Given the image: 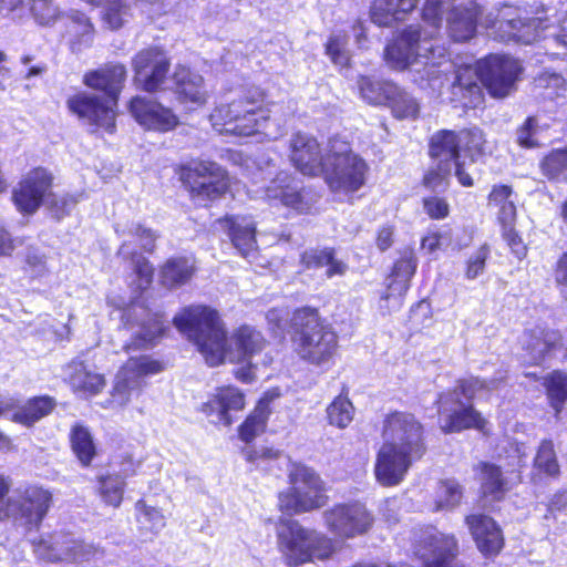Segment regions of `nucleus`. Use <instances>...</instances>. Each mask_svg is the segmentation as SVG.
Here are the masks:
<instances>
[{"label":"nucleus","instance_id":"1","mask_svg":"<svg viewBox=\"0 0 567 567\" xmlns=\"http://www.w3.org/2000/svg\"><path fill=\"white\" fill-rule=\"evenodd\" d=\"M444 14L443 0H424L420 18L424 24H409L400 30L384 48L386 64L396 71H405L413 64L422 62L429 68L431 78L439 76L436 70L449 62L444 45L433 42L440 35Z\"/></svg>","mask_w":567,"mask_h":567},{"label":"nucleus","instance_id":"2","mask_svg":"<svg viewBox=\"0 0 567 567\" xmlns=\"http://www.w3.org/2000/svg\"><path fill=\"white\" fill-rule=\"evenodd\" d=\"M381 435L384 443L377 454L375 477L383 486H395L425 455V429L413 413L394 410L384 415Z\"/></svg>","mask_w":567,"mask_h":567},{"label":"nucleus","instance_id":"3","mask_svg":"<svg viewBox=\"0 0 567 567\" xmlns=\"http://www.w3.org/2000/svg\"><path fill=\"white\" fill-rule=\"evenodd\" d=\"M126 79L127 69L120 61H107L86 71L82 76V83L90 90L102 93L104 99L79 91L66 100L69 112L90 125L91 133L113 135L116 132L118 99Z\"/></svg>","mask_w":567,"mask_h":567},{"label":"nucleus","instance_id":"4","mask_svg":"<svg viewBox=\"0 0 567 567\" xmlns=\"http://www.w3.org/2000/svg\"><path fill=\"white\" fill-rule=\"evenodd\" d=\"M292 353L303 363L329 367L339 352V336L332 323L315 306L292 309L285 328Z\"/></svg>","mask_w":567,"mask_h":567},{"label":"nucleus","instance_id":"5","mask_svg":"<svg viewBox=\"0 0 567 567\" xmlns=\"http://www.w3.org/2000/svg\"><path fill=\"white\" fill-rule=\"evenodd\" d=\"M271 104L265 90L258 86L244 87L217 103L208 120L220 135L249 137L258 134L269 120Z\"/></svg>","mask_w":567,"mask_h":567},{"label":"nucleus","instance_id":"6","mask_svg":"<svg viewBox=\"0 0 567 567\" xmlns=\"http://www.w3.org/2000/svg\"><path fill=\"white\" fill-rule=\"evenodd\" d=\"M176 330L203 355L209 367L225 363L228 333L220 312L206 303L182 307L172 319Z\"/></svg>","mask_w":567,"mask_h":567},{"label":"nucleus","instance_id":"7","mask_svg":"<svg viewBox=\"0 0 567 567\" xmlns=\"http://www.w3.org/2000/svg\"><path fill=\"white\" fill-rule=\"evenodd\" d=\"M173 172L190 203L200 208H210L227 196H233L237 184L226 166L209 157L179 162L174 165Z\"/></svg>","mask_w":567,"mask_h":567},{"label":"nucleus","instance_id":"8","mask_svg":"<svg viewBox=\"0 0 567 567\" xmlns=\"http://www.w3.org/2000/svg\"><path fill=\"white\" fill-rule=\"evenodd\" d=\"M492 153L486 133L478 126L463 127L458 131L442 128L429 140L430 158L449 157L454 164V175L458 184L467 188L474 186V178L466 171L462 157L474 164L485 162Z\"/></svg>","mask_w":567,"mask_h":567},{"label":"nucleus","instance_id":"9","mask_svg":"<svg viewBox=\"0 0 567 567\" xmlns=\"http://www.w3.org/2000/svg\"><path fill=\"white\" fill-rule=\"evenodd\" d=\"M277 547L288 567H299L315 559L326 560L336 551L330 537L290 518L278 522Z\"/></svg>","mask_w":567,"mask_h":567},{"label":"nucleus","instance_id":"10","mask_svg":"<svg viewBox=\"0 0 567 567\" xmlns=\"http://www.w3.org/2000/svg\"><path fill=\"white\" fill-rule=\"evenodd\" d=\"M369 169L367 161L353 151L349 142L329 140L321 177L332 194H355L367 184Z\"/></svg>","mask_w":567,"mask_h":567},{"label":"nucleus","instance_id":"11","mask_svg":"<svg viewBox=\"0 0 567 567\" xmlns=\"http://www.w3.org/2000/svg\"><path fill=\"white\" fill-rule=\"evenodd\" d=\"M289 486L278 493V509L293 516L310 513L327 505L329 496L320 474L302 463H293L288 472Z\"/></svg>","mask_w":567,"mask_h":567},{"label":"nucleus","instance_id":"12","mask_svg":"<svg viewBox=\"0 0 567 567\" xmlns=\"http://www.w3.org/2000/svg\"><path fill=\"white\" fill-rule=\"evenodd\" d=\"M10 489V477L0 474V524L11 518L14 508L16 517L39 529L53 506L52 492L40 484H28L14 502L9 497Z\"/></svg>","mask_w":567,"mask_h":567},{"label":"nucleus","instance_id":"13","mask_svg":"<svg viewBox=\"0 0 567 567\" xmlns=\"http://www.w3.org/2000/svg\"><path fill=\"white\" fill-rule=\"evenodd\" d=\"M481 83L489 96L507 97L516 91L524 71L520 61L509 54L489 53L475 62Z\"/></svg>","mask_w":567,"mask_h":567},{"label":"nucleus","instance_id":"14","mask_svg":"<svg viewBox=\"0 0 567 567\" xmlns=\"http://www.w3.org/2000/svg\"><path fill=\"white\" fill-rule=\"evenodd\" d=\"M133 83L140 91L154 94L164 91L171 75L172 60L159 45H148L132 58Z\"/></svg>","mask_w":567,"mask_h":567},{"label":"nucleus","instance_id":"15","mask_svg":"<svg viewBox=\"0 0 567 567\" xmlns=\"http://www.w3.org/2000/svg\"><path fill=\"white\" fill-rule=\"evenodd\" d=\"M548 18L520 17L514 11L499 12L489 24L494 40L502 43L532 44L544 38Z\"/></svg>","mask_w":567,"mask_h":567},{"label":"nucleus","instance_id":"16","mask_svg":"<svg viewBox=\"0 0 567 567\" xmlns=\"http://www.w3.org/2000/svg\"><path fill=\"white\" fill-rule=\"evenodd\" d=\"M322 516L326 528L341 539L362 536L374 523L372 513L359 501L336 503Z\"/></svg>","mask_w":567,"mask_h":567},{"label":"nucleus","instance_id":"17","mask_svg":"<svg viewBox=\"0 0 567 567\" xmlns=\"http://www.w3.org/2000/svg\"><path fill=\"white\" fill-rule=\"evenodd\" d=\"M166 369L163 360L150 354L128 357L118 368L113 382L112 395L128 401L132 393L141 394L147 385L146 378Z\"/></svg>","mask_w":567,"mask_h":567},{"label":"nucleus","instance_id":"18","mask_svg":"<svg viewBox=\"0 0 567 567\" xmlns=\"http://www.w3.org/2000/svg\"><path fill=\"white\" fill-rule=\"evenodd\" d=\"M267 195L297 215H311L316 210L319 194L303 185L293 174L278 173L267 187Z\"/></svg>","mask_w":567,"mask_h":567},{"label":"nucleus","instance_id":"19","mask_svg":"<svg viewBox=\"0 0 567 567\" xmlns=\"http://www.w3.org/2000/svg\"><path fill=\"white\" fill-rule=\"evenodd\" d=\"M54 177L43 167H32L24 174L12 189L11 200L22 215H33L51 195Z\"/></svg>","mask_w":567,"mask_h":567},{"label":"nucleus","instance_id":"20","mask_svg":"<svg viewBox=\"0 0 567 567\" xmlns=\"http://www.w3.org/2000/svg\"><path fill=\"white\" fill-rule=\"evenodd\" d=\"M440 431L447 434H458L475 430L483 435H489V422L473 403L460 402L443 404L434 400Z\"/></svg>","mask_w":567,"mask_h":567},{"label":"nucleus","instance_id":"21","mask_svg":"<svg viewBox=\"0 0 567 567\" xmlns=\"http://www.w3.org/2000/svg\"><path fill=\"white\" fill-rule=\"evenodd\" d=\"M288 159L302 176L315 178L322 175L327 163V151L312 134L295 132L288 143Z\"/></svg>","mask_w":567,"mask_h":567},{"label":"nucleus","instance_id":"22","mask_svg":"<svg viewBox=\"0 0 567 567\" xmlns=\"http://www.w3.org/2000/svg\"><path fill=\"white\" fill-rule=\"evenodd\" d=\"M172 79V92L176 102L187 111L205 107L210 99L205 78L187 64H176Z\"/></svg>","mask_w":567,"mask_h":567},{"label":"nucleus","instance_id":"23","mask_svg":"<svg viewBox=\"0 0 567 567\" xmlns=\"http://www.w3.org/2000/svg\"><path fill=\"white\" fill-rule=\"evenodd\" d=\"M446 11L445 31L454 43H464L477 33L483 18V7L477 0H451Z\"/></svg>","mask_w":567,"mask_h":567},{"label":"nucleus","instance_id":"24","mask_svg":"<svg viewBox=\"0 0 567 567\" xmlns=\"http://www.w3.org/2000/svg\"><path fill=\"white\" fill-rule=\"evenodd\" d=\"M133 118L146 131L167 133L179 125L178 115L157 100L135 95L128 101Z\"/></svg>","mask_w":567,"mask_h":567},{"label":"nucleus","instance_id":"25","mask_svg":"<svg viewBox=\"0 0 567 567\" xmlns=\"http://www.w3.org/2000/svg\"><path fill=\"white\" fill-rule=\"evenodd\" d=\"M466 525L472 539L484 558H496L505 547V536L499 524L484 513L465 515Z\"/></svg>","mask_w":567,"mask_h":567},{"label":"nucleus","instance_id":"26","mask_svg":"<svg viewBox=\"0 0 567 567\" xmlns=\"http://www.w3.org/2000/svg\"><path fill=\"white\" fill-rule=\"evenodd\" d=\"M524 355L530 367H540L554 358L564 347L560 330L547 326H536L525 330Z\"/></svg>","mask_w":567,"mask_h":567},{"label":"nucleus","instance_id":"27","mask_svg":"<svg viewBox=\"0 0 567 567\" xmlns=\"http://www.w3.org/2000/svg\"><path fill=\"white\" fill-rule=\"evenodd\" d=\"M269 341L261 330L243 323L236 327L226 341L225 362L240 363L260 355L268 347Z\"/></svg>","mask_w":567,"mask_h":567},{"label":"nucleus","instance_id":"28","mask_svg":"<svg viewBox=\"0 0 567 567\" xmlns=\"http://www.w3.org/2000/svg\"><path fill=\"white\" fill-rule=\"evenodd\" d=\"M246 408L245 392L236 385L226 384L215 389V392L200 406L206 416L216 415L218 422L225 426L234 423L233 413L244 411Z\"/></svg>","mask_w":567,"mask_h":567},{"label":"nucleus","instance_id":"29","mask_svg":"<svg viewBox=\"0 0 567 567\" xmlns=\"http://www.w3.org/2000/svg\"><path fill=\"white\" fill-rule=\"evenodd\" d=\"M481 76L476 66L458 65L451 84V102L463 110L476 109L484 102Z\"/></svg>","mask_w":567,"mask_h":567},{"label":"nucleus","instance_id":"30","mask_svg":"<svg viewBox=\"0 0 567 567\" xmlns=\"http://www.w3.org/2000/svg\"><path fill=\"white\" fill-rule=\"evenodd\" d=\"M279 396L278 388L268 389L260 395L254 408L237 426L239 441L249 445L267 431L269 419L274 412L272 402Z\"/></svg>","mask_w":567,"mask_h":567},{"label":"nucleus","instance_id":"31","mask_svg":"<svg viewBox=\"0 0 567 567\" xmlns=\"http://www.w3.org/2000/svg\"><path fill=\"white\" fill-rule=\"evenodd\" d=\"M475 480L478 482L480 498L486 502H503L512 489L501 465L480 461L473 466Z\"/></svg>","mask_w":567,"mask_h":567},{"label":"nucleus","instance_id":"32","mask_svg":"<svg viewBox=\"0 0 567 567\" xmlns=\"http://www.w3.org/2000/svg\"><path fill=\"white\" fill-rule=\"evenodd\" d=\"M196 272V259L193 255L171 256L159 266V284L167 289L181 288L189 284Z\"/></svg>","mask_w":567,"mask_h":567},{"label":"nucleus","instance_id":"33","mask_svg":"<svg viewBox=\"0 0 567 567\" xmlns=\"http://www.w3.org/2000/svg\"><path fill=\"white\" fill-rule=\"evenodd\" d=\"M301 270H318L326 267V276H343L348 269L347 264L337 258L334 247H310L299 255Z\"/></svg>","mask_w":567,"mask_h":567},{"label":"nucleus","instance_id":"34","mask_svg":"<svg viewBox=\"0 0 567 567\" xmlns=\"http://www.w3.org/2000/svg\"><path fill=\"white\" fill-rule=\"evenodd\" d=\"M58 406V401L49 394H39L28 398L11 414L10 420L13 423L24 427H32L41 420L51 415Z\"/></svg>","mask_w":567,"mask_h":567},{"label":"nucleus","instance_id":"35","mask_svg":"<svg viewBox=\"0 0 567 567\" xmlns=\"http://www.w3.org/2000/svg\"><path fill=\"white\" fill-rule=\"evenodd\" d=\"M218 223L226 227L231 244L244 257L256 248V227L245 217L225 215Z\"/></svg>","mask_w":567,"mask_h":567},{"label":"nucleus","instance_id":"36","mask_svg":"<svg viewBox=\"0 0 567 567\" xmlns=\"http://www.w3.org/2000/svg\"><path fill=\"white\" fill-rule=\"evenodd\" d=\"M70 449L84 468L90 467L97 456V446L90 429L83 423L75 422L69 432Z\"/></svg>","mask_w":567,"mask_h":567},{"label":"nucleus","instance_id":"37","mask_svg":"<svg viewBox=\"0 0 567 567\" xmlns=\"http://www.w3.org/2000/svg\"><path fill=\"white\" fill-rule=\"evenodd\" d=\"M420 0H373L371 18L378 25L388 27L403 20L417 6Z\"/></svg>","mask_w":567,"mask_h":567},{"label":"nucleus","instance_id":"38","mask_svg":"<svg viewBox=\"0 0 567 567\" xmlns=\"http://www.w3.org/2000/svg\"><path fill=\"white\" fill-rule=\"evenodd\" d=\"M142 331L134 333L130 340H127L122 349L124 352H136L146 350L157 342L165 332L166 328L163 324L162 316L158 313H151L142 324Z\"/></svg>","mask_w":567,"mask_h":567},{"label":"nucleus","instance_id":"39","mask_svg":"<svg viewBox=\"0 0 567 567\" xmlns=\"http://www.w3.org/2000/svg\"><path fill=\"white\" fill-rule=\"evenodd\" d=\"M68 383L74 393L90 396L101 393L106 385L104 375L90 371L83 362L72 365Z\"/></svg>","mask_w":567,"mask_h":567},{"label":"nucleus","instance_id":"40","mask_svg":"<svg viewBox=\"0 0 567 567\" xmlns=\"http://www.w3.org/2000/svg\"><path fill=\"white\" fill-rule=\"evenodd\" d=\"M485 389V382L478 377L460 378L455 382V386L447 391L440 392L436 395V402L443 404H456L463 402L461 396L465 399L464 403H473L478 392Z\"/></svg>","mask_w":567,"mask_h":567},{"label":"nucleus","instance_id":"41","mask_svg":"<svg viewBox=\"0 0 567 567\" xmlns=\"http://www.w3.org/2000/svg\"><path fill=\"white\" fill-rule=\"evenodd\" d=\"M539 172L550 183H567V146L553 148L539 159Z\"/></svg>","mask_w":567,"mask_h":567},{"label":"nucleus","instance_id":"42","mask_svg":"<svg viewBox=\"0 0 567 567\" xmlns=\"http://www.w3.org/2000/svg\"><path fill=\"white\" fill-rule=\"evenodd\" d=\"M126 483L115 474H101L96 476L95 493L104 505L118 508L124 499Z\"/></svg>","mask_w":567,"mask_h":567},{"label":"nucleus","instance_id":"43","mask_svg":"<svg viewBox=\"0 0 567 567\" xmlns=\"http://www.w3.org/2000/svg\"><path fill=\"white\" fill-rule=\"evenodd\" d=\"M394 82L381 81L368 75L358 79V89L361 97L372 105H384L386 97L393 92Z\"/></svg>","mask_w":567,"mask_h":567},{"label":"nucleus","instance_id":"44","mask_svg":"<svg viewBox=\"0 0 567 567\" xmlns=\"http://www.w3.org/2000/svg\"><path fill=\"white\" fill-rule=\"evenodd\" d=\"M384 105L389 106L399 120L416 118L420 111L416 100L395 83L393 84V92L389 94Z\"/></svg>","mask_w":567,"mask_h":567},{"label":"nucleus","instance_id":"45","mask_svg":"<svg viewBox=\"0 0 567 567\" xmlns=\"http://www.w3.org/2000/svg\"><path fill=\"white\" fill-rule=\"evenodd\" d=\"M543 385L553 409L559 412L567 401V373L556 369L544 377Z\"/></svg>","mask_w":567,"mask_h":567},{"label":"nucleus","instance_id":"46","mask_svg":"<svg viewBox=\"0 0 567 567\" xmlns=\"http://www.w3.org/2000/svg\"><path fill=\"white\" fill-rule=\"evenodd\" d=\"M533 463L535 468L549 477L557 478L560 475L554 443L549 439L540 441Z\"/></svg>","mask_w":567,"mask_h":567},{"label":"nucleus","instance_id":"47","mask_svg":"<svg viewBox=\"0 0 567 567\" xmlns=\"http://www.w3.org/2000/svg\"><path fill=\"white\" fill-rule=\"evenodd\" d=\"M354 408L346 395H338L327 408V419L331 425L347 427L353 420Z\"/></svg>","mask_w":567,"mask_h":567},{"label":"nucleus","instance_id":"48","mask_svg":"<svg viewBox=\"0 0 567 567\" xmlns=\"http://www.w3.org/2000/svg\"><path fill=\"white\" fill-rule=\"evenodd\" d=\"M463 498V487L455 480H442L437 484V499L434 509L442 511L453 508L461 504Z\"/></svg>","mask_w":567,"mask_h":567},{"label":"nucleus","instance_id":"49","mask_svg":"<svg viewBox=\"0 0 567 567\" xmlns=\"http://www.w3.org/2000/svg\"><path fill=\"white\" fill-rule=\"evenodd\" d=\"M439 159V163L435 166L429 167L421 178V185L431 192H434L441 186L446 187L450 184L452 162L449 157L445 159L441 157Z\"/></svg>","mask_w":567,"mask_h":567},{"label":"nucleus","instance_id":"50","mask_svg":"<svg viewBox=\"0 0 567 567\" xmlns=\"http://www.w3.org/2000/svg\"><path fill=\"white\" fill-rule=\"evenodd\" d=\"M240 453L247 463L256 467L277 461L281 456V451L272 445H250L243 447Z\"/></svg>","mask_w":567,"mask_h":567},{"label":"nucleus","instance_id":"51","mask_svg":"<svg viewBox=\"0 0 567 567\" xmlns=\"http://www.w3.org/2000/svg\"><path fill=\"white\" fill-rule=\"evenodd\" d=\"M491 257V246L487 243H483L477 247L474 254H472L464 264V277L467 280H474L481 276L486 268L487 260Z\"/></svg>","mask_w":567,"mask_h":567},{"label":"nucleus","instance_id":"52","mask_svg":"<svg viewBox=\"0 0 567 567\" xmlns=\"http://www.w3.org/2000/svg\"><path fill=\"white\" fill-rule=\"evenodd\" d=\"M411 279L390 268L386 276L385 289L381 295V299L389 301L390 299L398 298L400 302H402L411 287Z\"/></svg>","mask_w":567,"mask_h":567},{"label":"nucleus","instance_id":"53","mask_svg":"<svg viewBox=\"0 0 567 567\" xmlns=\"http://www.w3.org/2000/svg\"><path fill=\"white\" fill-rule=\"evenodd\" d=\"M102 12V21L111 29L118 30L124 25L128 6L123 0H106Z\"/></svg>","mask_w":567,"mask_h":567},{"label":"nucleus","instance_id":"54","mask_svg":"<svg viewBox=\"0 0 567 567\" xmlns=\"http://www.w3.org/2000/svg\"><path fill=\"white\" fill-rule=\"evenodd\" d=\"M538 120L534 115H529L516 128V143L525 150L537 148L540 146L537 140Z\"/></svg>","mask_w":567,"mask_h":567},{"label":"nucleus","instance_id":"55","mask_svg":"<svg viewBox=\"0 0 567 567\" xmlns=\"http://www.w3.org/2000/svg\"><path fill=\"white\" fill-rule=\"evenodd\" d=\"M419 260L413 246L402 247L396 259L393 261L391 269L411 279L415 276Z\"/></svg>","mask_w":567,"mask_h":567},{"label":"nucleus","instance_id":"56","mask_svg":"<svg viewBox=\"0 0 567 567\" xmlns=\"http://www.w3.org/2000/svg\"><path fill=\"white\" fill-rule=\"evenodd\" d=\"M347 35H330L324 44V52L333 64L348 65L349 55L346 51Z\"/></svg>","mask_w":567,"mask_h":567},{"label":"nucleus","instance_id":"57","mask_svg":"<svg viewBox=\"0 0 567 567\" xmlns=\"http://www.w3.org/2000/svg\"><path fill=\"white\" fill-rule=\"evenodd\" d=\"M422 207L432 220L445 219L450 216L451 208L446 198L431 195L422 198Z\"/></svg>","mask_w":567,"mask_h":567},{"label":"nucleus","instance_id":"58","mask_svg":"<svg viewBox=\"0 0 567 567\" xmlns=\"http://www.w3.org/2000/svg\"><path fill=\"white\" fill-rule=\"evenodd\" d=\"M131 235L138 239L140 247L147 254H153L156 250V240L158 235L152 228L143 224H136L131 231Z\"/></svg>","mask_w":567,"mask_h":567},{"label":"nucleus","instance_id":"59","mask_svg":"<svg viewBox=\"0 0 567 567\" xmlns=\"http://www.w3.org/2000/svg\"><path fill=\"white\" fill-rule=\"evenodd\" d=\"M128 258L137 278L146 282H151L154 276V267L152 262L137 250L132 251Z\"/></svg>","mask_w":567,"mask_h":567},{"label":"nucleus","instance_id":"60","mask_svg":"<svg viewBox=\"0 0 567 567\" xmlns=\"http://www.w3.org/2000/svg\"><path fill=\"white\" fill-rule=\"evenodd\" d=\"M514 195V188L508 184H494L487 195L488 205L497 208L503 205L513 204L514 200L511 197Z\"/></svg>","mask_w":567,"mask_h":567},{"label":"nucleus","instance_id":"61","mask_svg":"<svg viewBox=\"0 0 567 567\" xmlns=\"http://www.w3.org/2000/svg\"><path fill=\"white\" fill-rule=\"evenodd\" d=\"M502 238L505 240L513 254L518 258H524L527 255V247L524 244L523 237L516 229V226L501 229Z\"/></svg>","mask_w":567,"mask_h":567},{"label":"nucleus","instance_id":"62","mask_svg":"<svg viewBox=\"0 0 567 567\" xmlns=\"http://www.w3.org/2000/svg\"><path fill=\"white\" fill-rule=\"evenodd\" d=\"M395 226L385 224L380 226L375 231L374 244L380 252L388 251L395 241Z\"/></svg>","mask_w":567,"mask_h":567},{"label":"nucleus","instance_id":"63","mask_svg":"<svg viewBox=\"0 0 567 567\" xmlns=\"http://www.w3.org/2000/svg\"><path fill=\"white\" fill-rule=\"evenodd\" d=\"M238 364L240 367L233 370V377L243 384H252L257 380V364L251 359Z\"/></svg>","mask_w":567,"mask_h":567},{"label":"nucleus","instance_id":"64","mask_svg":"<svg viewBox=\"0 0 567 567\" xmlns=\"http://www.w3.org/2000/svg\"><path fill=\"white\" fill-rule=\"evenodd\" d=\"M135 508L141 512L145 519L153 526L163 527L165 525V517L161 508L147 505L144 499H138L135 503Z\"/></svg>","mask_w":567,"mask_h":567}]
</instances>
